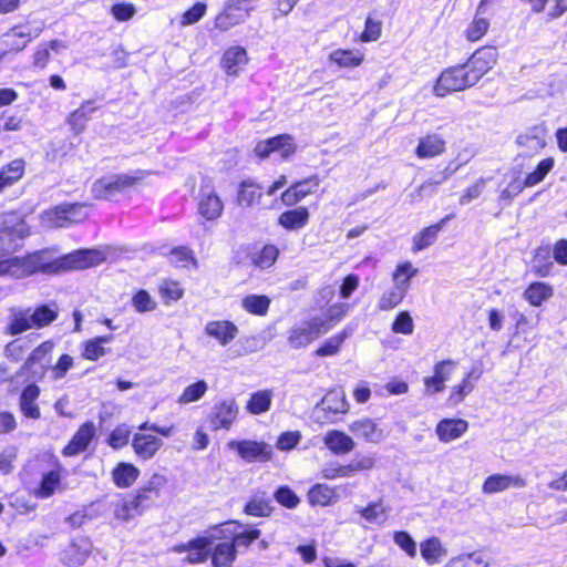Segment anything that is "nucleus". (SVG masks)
<instances>
[{
    "mask_svg": "<svg viewBox=\"0 0 567 567\" xmlns=\"http://www.w3.org/2000/svg\"><path fill=\"white\" fill-rule=\"evenodd\" d=\"M47 250H35L37 274L59 275L72 270H84L102 265L106 255L99 248H81L54 259L45 257Z\"/></svg>",
    "mask_w": 567,
    "mask_h": 567,
    "instance_id": "nucleus-1",
    "label": "nucleus"
},
{
    "mask_svg": "<svg viewBox=\"0 0 567 567\" xmlns=\"http://www.w3.org/2000/svg\"><path fill=\"white\" fill-rule=\"evenodd\" d=\"M348 310L349 306L347 303L337 302L328 308L324 317L316 316L305 320L300 326L292 327L288 332V344L292 349L308 347L339 323L346 317Z\"/></svg>",
    "mask_w": 567,
    "mask_h": 567,
    "instance_id": "nucleus-2",
    "label": "nucleus"
},
{
    "mask_svg": "<svg viewBox=\"0 0 567 567\" xmlns=\"http://www.w3.org/2000/svg\"><path fill=\"white\" fill-rule=\"evenodd\" d=\"M151 174V171L137 169L134 175L118 174L111 178L101 177L93 184V196L99 200H115L118 195L136 189Z\"/></svg>",
    "mask_w": 567,
    "mask_h": 567,
    "instance_id": "nucleus-3",
    "label": "nucleus"
},
{
    "mask_svg": "<svg viewBox=\"0 0 567 567\" xmlns=\"http://www.w3.org/2000/svg\"><path fill=\"white\" fill-rule=\"evenodd\" d=\"M476 85L465 63H458L445 68L437 76L433 85V93L439 97H445L455 92H462Z\"/></svg>",
    "mask_w": 567,
    "mask_h": 567,
    "instance_id": "nucleus-4",
    "label": "nucleus"
},
{
    "mask_svg": "<svg viewBox=\"0 0 567 567\" xmlns=\"http://www.w3.org/2000/svg\"><path fill=\"white\" fill-rule=\"evenodd\" d=\"M258 0H226L214 19V28L220 32L241 24L249 18Z\"/></svg>",
    "mask_w": 567,
    "mask_h": 567,
    "instance_id": "nucleus-5",
    "label": "nucleus"
},
{
    "mask_svg": "<svg viewBox=\"0 0 567 567\" xmlns=\"http://www.w3.org/2000/svg\"><path fill=\"white\" fill-rule=\"evenodd\" d=\"M297 151L298 146L295 137L288 133H282L258 141L254 147V155L259 161H265L272 154L278 153L282 161H288L296 155Z\"/></svg>",
    "mask_w": 567,
    "mask_h": 567,
    "instance_id": "nucleus-6",
    "label": "nucleus"
},
{
    "mask_svg": "<svg viewBox=\"0 0 567 567\" xmlns=\"http://www.w3.org/2000/svg\"><path fill=\"white\" fill-rule=\"evenodd\" d=\"M499 51L496 45L478 47L464 62L476 84L498 63Z\"/></svg>",
    "mask_w": 567,
    "mask_h": 567,
    "instance_id": "nucleus-7",
    "label": "nucleus"
},
{
    "mask_svg": "<svg viewBox=\"0 0 567 567\" xmlns=\"http://www.w3.org/2000/svg\"><path fill=\"white\" fill-rule=\"evenodd\" d=\"M261 535L256 527H246L236 522H226L217 528L218 539H228L234 544V548H248Z\"/></svg>",
    "mask_w": 567,
    "mask_h": 567,
    "instance_id": "nucleus-8",
    "label": "nucleus"
},
{
    "mask_svg": "<svg viewBox=\"0 0 567 567\" xmlns=\"http://www.w3.org/2000/svg\"><path fill=\"white\" fill-rule=\"evenodd\" d=\"M227 446L235 450L238 456L248 463H266L274 455L271 445L262 441L231 440Z\"/></svg>",
    "mask_w": 567,
    "mask_h": 567,
    "instance_id": "nucleus-9",
    "label": "nucleus"
},
{
    "mask_svg": "<svg viewBox=\"0 0 567 567\" xmlns=\"http://www.w3.org/2000/svg\"><path fill=\"white\" fill-rule=\"evenodd\" d=\"M321 179L318 175H310L290 184L281 194L280 202L286 207H293L308 196L317 193Z\"/></svg>",
    "mask_w": 567,
    "mask_h": 567,
    "instance_id": "nucleus-10",
    "label": "nucleus"
},
{
    "mask_svg": "<svg viewBox=\"0 0 567 567\" xmlns=\"http://www.w3.org/2000/svg\"><path fill=\"white\" fill-rule=\"evenodd\" d=\"M85 203H65L56 205L47 210L48 220L54 228H65L73 224L82 223L85 216L81 210Z\"/></svg>",
    "mask_w": 567,
    "mask_h": 567,
    "instance_id": "nucleus-11",
    "label": "nucleus"
},
{
    "mask_svg": "<svg viewBox=\"0 0 567 567\" xmlns=\"http://www.w3.org/2000/svg\"><path fill=\"white\" fill-rule=\"evenodd\" d=\"M34 251L0 258V277L27 278L37 274Z\"/></svg>",
    "mask_w": 567,
    "mask_h": 567,
    "instance_id": "nucleus-12",
    "label": "nucleus"
},
{
    "mask_svg": "<svg viewBox=\"0 0 567 567\" xmlns=\"http://www.w3.org/2000/svg\"><path fill=\"white\" fill-rule=\"evenodd\" d=\"M134 454L138 460L150 461L156 456L164 443L163 440L151 430H138L131 440Z\"/></svg>",
    "mask_w": 567,
    "mask_h": 567,
    "instance_id": "nucleus-13",
    "label": "nucleus"
},
{
    "mask_svg": "<svg viewBox=\"0 0 567 567\" xmlns=\"http://www.w3.org/2000/svg\"><path fill=\"white\" fill-rule=\"evenodd\" d=\"M238 416V405L234 399L216 403L208 415L213 431L229 430Z\"/></svg>",
    "mask_w": 567,
    "mask_h": 567,
    "instance_id": "nucleus-14",
    "label": "nucleus"
},
{
    "mask_svg": "<svg viewBox=\"0 0 567 567\" xmlns=\"http://www.w3.org/2000/svg\"><path fill=\"white\" fill-rule=\"evenodd\" d=\"M455 367L456 362L452 359L437 361L433 367V374L423 379L425 392L431 395L443 392L445 383L451 379Z\"/></svg>",
    "mask_w": 567,
    "mask_h": 567,
    "instance_id": "nucleus-15",
    "label": "nucleus"
},
{
    "mask_svg": "<svg viewBox=\"0 0 567 567\" xmlns=\"http://www.w3.org/2000/svg\"><path fill=\"white\" fill-rule=\"evenodd\" d=\"M224 213V202L218 193L210 187L202 188L197 202V214L206 221H215L221 217Z\"/></svg>",
    "mask_w": 567,
    "mask_h": 567,
    "instance_id": "nucleus-16",
    "label": "nucleus"
},
{
    "mask_svg": "<svg viewBox=\"0 0 567 567\" xmlns=\"http://www.w3.org/2000/svg\"><path fill=\"white\" fill-rule=\"evenodd\" d=\"M95 434L96 427L92 421L82 423L68 444L62 449V455L72 457L85 452L95 437Z\"/></svg>",
    "mask_w": 567,
    "mask_h": 567,
    "instance_id": "nucleus-17",
    "label": "nucleus"
},
{
    "mask_svg": "<svg viewBox=\"0 0 567 567\" xmlns=\"http://www.w3.org/2000/svg\"><path fill=\"white\" fill-rule=\"evenodd\" d=\"M447 148L446 140L435 132H427L417 140L414 155L419 159H431L445 154Z\"/></svg>",
    "mask_w": 567,
    "mask_h": 567,
    "instance_id": "nucleus-18",
    "label": "nucleus"
},
{
    "mask_svg": "<svg viewBox=\"0 0 567 567\" xmlns=\"http://www.w3.org/2000/svg\"><path fill=\"white\" fill-rule=\"evenodd\" d=\"M281 254L280 248L276 244L265 243L260 246L255 245L248 254L251 266L259 270H268L274 267Z\"/></svg>",
    "mask_w": 567,
    "mask_h": 567,
    "instance_id": "nucleus-19",
    "label": "nucleus"
},
{
    "mask_svg": "<svg viewBox=\"0 0 567 567\" xmlns=\"http://www.w3.org/2000/svg\"><path fill=\"white\" fill-rule=\"evenodd\" d=\"M264 195H266L264 186L255 179L247 178L238 184L236 203L240 207H252L261 203Z\"/></svg>",
    "mask_w": 567,
    "mask_h": 567,
    "instance_id": "nucleus-20",
    "label": "nucleus"
},
{
    "mask_svg": "<svg viewBox=\"0 0 567 567\" xmlns=\"http://www.w3.org/2000/svg\"><path fill=\"white\" fill-rule=\"evenodd\" d=\"M482 374L483 371L478 368H472L467 371L461 382L451 388L447 403L454 406L463 402L464 399L474 391L475 384L481 379Z\"/></svg>",
    "mask_w": 567,
    "mask_h": 567,
    "instance_id": "nucleus-21",
    "label": "nucleus"
},
{
    "mask_svg": "<svg viewBox=\"0 0 567 567\" xmlns=\"http://www.w3.org/2000/svg\"><path fill=\"white\" fill-rule=\"evenodd\" d=\"M310 212L306 206H293L284 210L277 218V224L286 231H297L308 225Z\"/></svg>",
    "mask_w": 567,
    "mask_h": 567,
    "instance_id": "nucleus-22",
    "label": "nucleus"
},
{
    "mask_svg": "<svg viewBox=\"0 0 567 567\" xmlns=\"http://www.w3.org/2000/svg\"><path fill=\"white\" fill-rule=\"evenodd\" d=\"M205 333L225 347L238 336V327L230 320H212L205 326Z\"/></svg>",
    "mask_w": 567,
    "mask_h": 567,
    "instance_id": "nucleus-23",
    "label": "nucleus"
},
{
    "mask_svg": "<svg viewBox=\"0 0 567 567\" xmlns=\"http://www.w3.org/2000/svg\"><path fill=\"white\" fill-rule=\"evenodd\" d=\"M468 430V422L464 419L444 417L435 426L437 439L442 443H449L460 439Z\"/></svg>",
    "mask_w": 567,
    "mask_h": 567,
    "instance_id": "nucleus-24",
    "label": "nucleus"
},
{
    "mask_svg": "<svg viewBox=\"0 0 567 567\" xmlns=\"http://www.w3.org/2000/svg\"><path fill=\"white\" fill-rule=\"evenodd\" d=\"M41 390L35 382L27 384L19 396V409L21 414L31 420H39L41 417V410L37 400L39 399Z\"/></svg>",
    "mask_w": 567,
    "mask_h": 567,
    "instance_id": "nucleus-25",
    "label": "nucleus"
},
{
    "mask_svg": "<svg viewBox=\"0 0 567 567\" xmlns=\"http://www.w3.org/2000/svg\"><path fill=\"white\" fill-rule=\"evenodd\" d=\"M114 336L109 333L84 340L80 346L81 358L87 361H97L110 354L111 349L105 347V344L112 342Z\"/></svg>",
    "mask_w": 567,
    "mask_h": 567,
    "instance_id": "nucleus-26",
    "label": "nucleus"
},
{
    "mask_svg": "<svg viewBox=\"0 0 567 567\" xmlns=\"http://www.w3.org/2000/svg\"><path fill=\"white\" fill-rule=\"evenodd\" d=\"M453 217V214L446 215L435 224H432L420 230L412 239V251L415 254L432 246L437 240L439 233Z\"/></svg>",
    "mask_w": 567,
    "mask_h": 567,
    "instance_id": "nucleus-27",
    "label": "nucleus"
},
{
    "mask_svg": "<svg viewBox=\"0 0 567 567\" xmlns=\"http://www.w3.org/2000/svg\"><path fill=\"white\" fill-rule=\"evenodd\" d=\"M349 430L357 439L369 443H378L384 437L383 430L370 417L353 421Z\"/></svg>",
    "mask_w": 567,
    "mask_h": 567,
    "instance_id": "nucleus-28",
    "label": "nucleus"
},
{
    "mask_svg": "<svg viewBox=\"0 0 567 567\" xmlns=\"http://www.w3.org/2000/svg\"><path fill=\"white\" fill-rule=\"evenodd\" d=\"M375 464V461L373 457L367 456L362 457L357 461H352L351 463L347 465H339L336 467H327L323 468L321 474L323 478L327 480H334L339 477H349L355 472L361 471H369L371 470Z\"/></svg>",
    "mask_w": 567,
    "mask_h": 567,
    "instance_id": "nucleus-29",
    "label": "nucleus"
},
{
    "mask_svg": "<svg viewBox=\"0 0 567 567\" xmlns=\"http://www.w3.org/2000/svg\"><path fill=\"white\" fill-rule=\"evenodd\" d=\"M30 33L23 32L20 27L14 25L2 37L1 44L3 49L0 52V59L9 54L21 52L30 42Z\"/></svg>",
    "mask_w": 567,
    "mask_h": 567,
    "instance_id": "nucleus-30",
    "label": "nucleus"
},
{
    "mask_svg": "<svg viewBox=\"0 0 567 567\" xmlns=\"http://www.w3.org/2000/svg\"><path fill=\"white\" fill-rule=\"evenodd\" d=\"M525 480L519 475L493 474L484 481L483 492L485 494H495L511 487L519 488L525 486Z\"/></svg>",
    "mask_w": 567,
    "mask_h": 567,
    "instance_id": "nucleus-31",
    "label": "nucleus"
},
{
    "mask_svg": "<svg viewBox=\"0 0 567 567\" xmlns=\"http://www.w3.org/2000/svg\"><path fill=\"white\" fill-rule=\"evenodd\" d=\"M64 472L61 463L55 460L54 468L42 475L37 488V496H52L54 493L62 492Z\"/></svg>",
    "mask_w": 567,
    "mask_h": 567,
    "instance_id": "nucleus-32",
    "label": "nucleus"
},
{
    "mask_svg": "<svg viewBox=\"0 0 567 567\" xmlns=\"http://www.w3.org/2000/svg\"><path fill=\"white\" fill-rule=\"evenodd\" d=\"M96 109L97 107L94 105V101L86 100L83 101L78 109L73 110L68 115L66 123L69 124L73 134L79 135L85 131L87 122L91 120V116L96 111Z\"/></svg>",
    "mask_w": 567,
    "mask_h": 567,
    "instance_id": "nucleus-33",
    "label": "nucleus"
},
{
    "mask_svg": "<svg viewBox=\"0 0 567 567\" xmlns=\"http://www.w3.org/2000/svg\"><path fill=\"white\" fill-rule=\"evenodd\" d=\"M326 447L334 455H344L353 451L355 443L353 439L340 430L328 431L323 439Z\"/></svg>",
    "mask_w": 567,
    "mask_h": 567,
    "instance_id": "nucleus-34",
    "label": "nucleus"
},
{
    "mask_svg": "<svg viewBox=\"0 0 567 567\" xmlns=\"http://www.w3.org/2000/svg\"><path fill=\"white\" fill-rule=\"evenodd\" d=\"M248 61L246 49L240 45H234L224 52L221 56V68L227 75H237Z\"/></svg>",
    "mask_w": 567,
    "mask_h": 567,
    "instance_id": "nucleus-35",
    "label": "nucleus"
},
{
    "mask_svg": "<svg viewBox=\"0 0 567 567\" xmlns=\"http://www.w3.org/2000/svg\"><path fill=\"white\" fill-rule=\"evenodd\" d=\"M328 60L341 69H355L363 64L364 52L359 49H336Z\"/></svg>",
    "mask_w": 567,
    "mask_h": 567,
    "instance_id": "nucleus-36",
    "label": "nucleus"
},
{
    "mask_svg": "<svg viewBox=\"0 0 567 567\" xmlns=\"http://www.w3.org/2000/svg\"><path fill=\"white\" fill-rule=\"evenodd\" d=\"M25 161L16 158L0 168V193L17 184L24 175Z\"/></svg>",
    "mask_w": 567,
    "mask_h": 567,
    "instance_id": "nucleus-37",
    "label": "nucleus"
},
{
    "mask_svg": "<svg viewBox=\"0 0 567 567\" xmlns=\"http://www.w3.org/2000/svg\"><path fill=\"white\" fill-rule=\"evenodd\" d=\"M554 296V287L544 281H533L524 290V299L533 307H540Z\"/></svg>",
    "mask_w": 567,
    "mask_h": 567,
    "instance_id": "nucleus-38",
    "label": "nucleus"
},
{
    "mask_svg": "<svg viewBox=\"0 0 567 567\" xmlns=\"http://www.w3.org/2000/svg\"><path fill=\"white\" fill-rule=\"evenodd\" d=\"M215 536H197L190 539L189 554H187L185 560L189 564H203L210 556V548L213 546Z\"/></svg>",
    "mask_w": 567,
    "mask_h": 567,
    "instance_id": "nucleus-39",
    "label": "nucleus"
},
{
    "mask_svg": "<svg viewBox=\"0 0 567 567\" xmlns=\"http://www.w3.org/2000/svg\"><path fill=\"white\" fill-rule=\"evenodd\" d=\"M209 557L213 567H230L237 557V550L228 539H220V543L210 548Z\"/></svg>",
    "mask_w": 567,
    "mask_h": 567,
    "instance_id": "nucleus-40",
    "label": "nucleus"
},
{
    "mask_svg": "<svg viewBox=\"0 0 567 567\" xmlns=\"http://www.w3.org/2000/svg\"><path fill=\"white\" fill-rule=\"evenodd\" d=\"M66 49V44L58 39L41 43L32 54V65L37 69H45L51 60V51L58 53Z\"/></svg>",
    "mask_w": 567,
    "mask_h": 567,
    "instance_id": "nucleus-41",
    "label": "nucleus"
},
{
    "mask_svg": "<svg viewBox=\"0 0 567 567\" xmlns=\"http://www.w3.org/2000/svg\"><path fill=\"white\" fill-rule=\"evenodd\" d=\"M140 470L127 462H120L112 470V480L114 484L120 488L131 487L138 478Z\"/></svg>",
    "mask_w": 567,
    "mask_h": 567,
    "instance_id": "nucleus-42",
    "label": "nucleus"
},
{
    "mask_svg": "<svg viewBox=\"0 0 567 567\" xmlns=\"http://www.w3.org/2000/svg\"><path fill=\"white\" fill-rule=\"evenodd\" d=\"M491 21L482 13L475 12L473 19L468 22L463 31V37L468 43H476L481 41L489 31Z\"/></svg>",
    "mask_w": 567,
    "mask_h": 567,
    "instance_id": "nucleus-43",
    "label": "nucleus"
},
{
    "mask_svg": "<svg viewBox=\"0 0 567 567\" xmlns=\"http://www.w3.org/2000/svg\"><path fill=\"white\" fill-rule=\"evenodd\" d=\"M158 295L165 306L179 301L185 296L181 281L173 278L163 279L157 287Z\"/></svg>",
    "mask_w": 567,
    "mask_h": 567,
    "instance_id": "nucleus-44",
    "label": "nucleus"
},
{
    "mask_svg": "<svg viewBox=\"0 0 567 567\" xmlns=\"http://www.w3.org/2000/svg\"><path fill=\"white\" fill-rule=\"evenodd\" d=\"M420 551L422 558L429 565H435L446 555V550L439 537L432 536L421 542Z\"/></svg>",
    "mask_w": 567,
    "mask_h": 567,
    "instance_id": "nucleus-45",
    "label": "nucleus"
},
{
    "mask_svg": "<svg viewBox=\"0 0 567 567\" xmlns=\"http://www.w3.org/2000/svg\"><path fill=\"white\" fill-rule=\"evenodd\" d=\"M31 329H33V327L30 319V309L28 308L18 310L10 316L9 322L4 328V333L14 337Z\"/></svg>",
    "mask_w": 567,
    "mask_h": 567,
    "instance_id": "nucleus-46",
    "label": "nucleus"
},
{
    "mask_svg": "<svg viewBox=\"0 0 567 567\" xmlns=\"http://www.w3.org/2000/svg\"><path fill=\"white\" fill-rule=\"evenodd\" d=\"M550 246H538L533 256L534 267L533 272L540 278L548 277L551 274L553 261L550 260Z\"/></svg>",
    "mask_w": 567,
    "mask_h": 567,
    "instance_id": "nucleus-47",
    "label": "nucleus"
},
{
    "mask_svg": "<svg viewBox=\"0 0 567 567\" xmlns=\"http://www.w3.org/2000/svg\"><path fill=\"white\" fill-rule=\"evenodd\" d=\"M271 299L266 295H247L241 300L243 309L254 316L265 317L270 308Z\"/></svg>",
    "mask_w": 567,
    "mask_h": 567,
    "instance_id": "nucleus-48",
    "label": "nucleus"
},
{
    "mask_svg": "<svg viewBox=\"0 0 567 567\" xmlns=\"http://www.w3.org/2000/svg\"><path fill=\"white\" fill-rule=\"evenodd\" d=\"M59 317V311L56 308H53L49 305H40L30 310V319L33 329H43L53 323Z\"/></svg>",
    "mask_w": 567,
    "mask_h": 567,
    "instance_id": "nucleus-49",
    "label": "nucleus"
},
{
    "mask_svg": "<svg viewBox=\"0 0 567 567\" xmlns=\"http://www.w3.org/2000/svg\"><path fill=\"white\" fill-rule=\"evenodd\" d=\"M349 337V332L343 329L338 333L331 336L327 340H324L313 352L316 357H331L339 353L344 341Z\"/></svg>",
    "mask_w": 567,
    "mask_h": 567,
    "instance_id": "nucleus-50",
    "label": "nucleus"
},
{
    "mask_svg": "<svg viewBox=\"0 0 567 567\" xmlns=\"http://www.w3.org/2000/svg\"><path fill=\"white\" fill-rule=\"evenodd\" d=\"M272 393L270 390H258L251 393L246 403V410L254 415L266 413L271 406Z\"/></svg>",
    "mask_w": 567,
    "mask_h": 567,
    "instance_id": "nucleus-51",
    "label": "nucleus"
},
{
    "mask_svg": "<svg viewBox=\"0 0 567 567\" xmlns=\"http://www.w3.org/2000/svg\"><path fill=\"white\" fill-rule=\"evenodd\" d=\"M54 349V342L52 340H45L37 346L29 357L25 359L21 367V370H29L37 363H48L51 359V354Z\"/></svg>",
    "mask_w": 567,
    "mask_h": 567,
    "instance_id": "nucleus-52",
    "label": "nucleus"
},
{
    "mask_svg": "<svg viewBox=\"0 0 567 567\" xmlns=\"http://www.w3.org/2000/svg\"><path fill=\"white\" fill-rule=\"evenodd\" d=\"M322 404L323 410L327 413H331L333 415L346 414L349 410V403L346 399L344 393L337 390L329 391L324 395Z\"/></svg>",
    "mask_w": 567,
    "mask_h": 567,
    "instance_id": "nucleus-53",
    "label": "nucleus"
},
{
    "mask_svg": "<svg viewBox=\"0 0 567 567\" xmlns=\"http://www.w3.org/2000/svg\"><path fill=\"white\" fill-rule=\"evenodd\" d=\"M408 295V290L404 287H400L394 284L392 288L384 291L379 299L378 309L381 311H390L402 303Z\"/></svg>",
    "mask_w": 567,
    "mask_h": 567,
    "instance_id": "nucleus-54",
    "label": "nucleus"
},
{
    "mask_svg": "<svg viewBox=\"0 0 567 567\" xmlns=\"http://www.w3.org/2000/svg\"><path fill=\"white\" fill-rule=\"evenodd\" d=\"M555 166L554 157H546L538 162L536 167L524 178L525 187H533L542 183Z\"/></svg>",
    "mask_w": 567,
    "mask_h": 567,
    "instance_id": "nucleus-55",
    "label": "nucleus"
},
{
    "mask_svg": "<svg viewBox=\"0 0 567 567\" xmlns=\"http://www.w3.org/2000/svg\"><path fill=\"white\" fill-rule=\"evenodd\" d=\"M417 272L419 269L415 268L411 261H402L395 266L392 272V280L395 285L404 287L405 290L409 291L411 280L417 275Z\"/></svg>",
    "mask_w": 567,
    "mask_h": 567,
    "instance_id": "nucleus-56",
    "label": "nucleus"
},
{
    "mask_svg": "<svg viewBox=\"0 0 567 567\" xmlns=\"http://www.w3.org/2000/svg\"><path fill=\"white\" fill-rule=\"evenodd\" d=\"M208 384L205 380H198L187 385L178 395L176 402L181 405L199 401L207 392Z\"/></svg>",
    "mask_w": 567,
    "mask_h": 567,
    "instance_id": "nucleus-57",
    "label": "nucleus"
},
{
    "mask_svg": "<svg viewBox=\"0 0 567 567\" xmlns=\"http://www.w3.org/2000/svg\"><path fill=\"white\" fill-rule=\"evenodd\" d=\"M444 567H488V563L483 553L473 551L453 557Z\"/></svg>",
    "mask_w": 567,
    "mask_h": 567,
    "instance_id": "nucleus-58",
    "label": "nucleus"
},
{
    "mask_svg": "<svg viewBox=\"0 0 567 567\" xmlns=\"http://www.w3.org/2000/svg\"><path fill=\"white\" fill-rule=\"evenodd\" d=\"M171 261L179 267H197V258L194 251L186 246H176L169 250Z\"/></svg>",
    "mask_w": 567,
    "mask_h": 567,
    "instance_id": "nucleus-59",
    "label": "nucleus"
},
{
    "mask_svg": "<svg viewBox=\"0 0 567 567\" xmlns=\"http://www.w3.org/2000/svg\"><path fill=\"white\" fill-rule=\"evenodd\" d=\"M141 498H132L117 503L114 508L115 517L121 522H127L141 514Z\"/></svg>",
    "mask_w": 567,
    "mask_h": 567,
    "instance_id": "nucleus-60",
    "label": "nucleus"
},
{
    "mask_svg": "<svg viewBox=\"0 0 567 567\" xmlns=\"http://www.w3.org/2000/svg\"><path fill=\"white\" fill-rule=\"evenodd\" d=\"M96 503L97 502H92L87 508L85 507L81 511H76L68 516V524L75 529L82 527L86 522L96 518L100 515L99 509L93 508Z\"/></svg>",
    "mask_w": 567,
    "mask_h": 567,
    "instance_id": "nucleus-61",
    "label": "nucleus"
},
{
    "mask_svg": "<svg viewBox=\"0 0 567 567\" xmlns=\"http://www.w3.org/2000/svg\"><path fill=\"white\" fill-rule=\"evenodd\" d=\"M382 22L370 16L364 21L363 31L359 34L358 40L363 43L375 42L381 38Z\"/></svg>",
    "mask_w": 567,
    "mask_h": 567,
    "instance_id": "nucleus-62",
    "label": "nucleus"
},
{
    "mask_svg": "<svg viewBox=\"0 0 567 567\" xmlns=\"http://www.w3.org/2000/svg\"><path fill=\"white\" fill-rule=\"evenodd\" d=\"M131 439V430L126 424L115 426L109 434L106 443L114 450L126 446Z\"/></svg>",
    "mask_w": 567,
    "mask_h": 567,
    "instance_id": "nucleus-63",
    "label": "nucleus"
},
{
    "mask_svg": "<svg viewBox=\"0 0 567 567\" xmlns=\"http://www.w3.org/2000/svg\"><path fill=\"white\" fill-rule=\"evenodd\" d=\"M131 302L133 308L140 313L153 311L157 307L156 301L153 300L150 292L145 289H138L135 291L132 296Z\"/></svg>",
    "mask_w": 567,
    "mask_h": 567,
    "instance_id": "nucleus-64",
    "label": "nucleus"
}]
</instances>
